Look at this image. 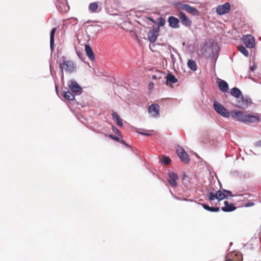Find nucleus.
I'll return each instance as SVG.
<instances>
[{"mask_svg":"<svg viewBox=\"0 0 261 261\" xmlns=\"http://www.w3.org/2000/svg\"><path fill=\"white\" fill-rule=\"evenodd\" d=\"M60 64V68L61 70L62 75L63 77V70L69 73H72L75 71L76 66L71 60H67L64 57H62L59 61H57Z\"/></svg>","mask_w":261,"mask_h":261,"instance_id":"nucleus-1","label":"nucleus"},{"mask_svg":"<svg viewBox=\"0 0 261 261\" xmlns=\"http://www.w3.org/2000/svg\"><path fill=\"white\" fill-rule=\"evenodd\" d=\"M214 108L215 110L220 115L225 118H229L230 113L225 108L221 103L215 102L214 103Z\"/></svg>","mask_w":261,"mask_h":261,"instance_id":"nucleus-2","label":"nucleus"},{"mask_svg":"<svg viewBox=\"0 0 261 261\" xmlns=\"http://www.w3.org/2000/svg\"><path fill=\"white\" fill-rule=\"evenodd\" d=\"M177 7L178 9L181 8L194 16H198L199 14V12L197 9L188 4L179 3L177 4Z\"/></svg>","mask_w":261,"mask_h":261,"instance_id":"nucleus-3","label":"nucleus"},{"mask_svg":"<svg viewBox=\"0 0 261 261\" xmlns=\"http://www.w3.org/2000/svg\"><path fill=\"white\" fill-rule=\"evenodd\" d=\"M176 152L182 162L187 164L189 163L190 156L182 147H178Z\"/></svg>","mask_w":261,"mask_h":261,"instance_id":"nucleus-4","label":"nucleus"},{"mask_svg":"<svg viewBox=\"0 0 261 261\" xmlns=\"http://www.w3.org/2000/svg\"><path fill=\"white\" fill-rule=\"evenodd\" d=\"M230 115L234 119L241 122L245 121L246 114L242 111L233 110L230 112Z\"/></svg>","mask_w":261,"mask_h":261,"instance_id":"nucleus-5","label":"nucleus"},{"mask_svg":"<svg viewBox=\"0 0 261 261\" xmlns=\"http://www.w3.org/2000/svg\"><path fill=\"white\" fill-rule=\"evenodd\" d=\"M242 40L247 48H253L255 46L254 38L250 35L243 36Z\"/></svg>","mask_w":261,"mask_h":261,"instance_id":"nucleus-6","label":"nucleus"},{"mask_svg":"<svg viewBox=\"0 0 261 261\" xmlns=\"http://www.w3.org/2000/svg\"><path fill=\"white\" fill-rule=\"evenodd\" d=\"M160 28L156 27L149 30L148 33V38L151 43H154L159 36Z\"/></svg>","mask_w":261,"mask_h":261,"instance_id":"nucleus-7","label":"nucleus"},{"mask_svg":"<svg viewBox=\"0 0 261 261\" xmlns=\"http://www.w3.org/2000/svg\"><path fill=\"white\" fill-rule=\"evenodd\" d=\"M230 4L226 2L223 5L218 6L216 8V12L219 15H223L228 13L230 11Z\"/></svg>","mask_w":261,"mask_h":261,"instance_id":"nucleus-8","label":"nucleus"},{"mask_svg":"<svg viewBox=\"0 0 261 261\" xmlns=\"http://www.w3.org/2000/svg\"><path fill=\"white\" fill-rule=\"evenodd\" d=\"M160 106L158 104L153 103L148 108V113L153 117L159 115Z\"/></svg>","mask_w":261,"mask_h":261,"instance_id":"nucleus-9","label":"nucleus"},{"mask_svg":"<svg viewBox=\"0 0 261 261\" xmlns=\"http://www.w3.org/2000/svg\"><path fill=\"white\" fill-rule=\"evenodd\" d=\"M181 23L186 27H189L191 25L192 21L188 18L186 15L182 12L180 11L178 15Z\"/></svg>","mask_w":261,"mask_h":261,"instance_id":"nucleus-10","label":"nucleus"},{"mask_svg":"<svg viewBox=\"0 0 261 261\" xmlns=\"http://www.w3.org/2000/svg\"><path fill=\"white\" fill-rule=\"evenodd\" d=\"M168 182L173 187L177 186V180L178 179V177L177 174L172 172H170L168 173Z\"/></svg>","mask_w":261,"mask_h":261,"instance_id":"nucleus-11","label":"nucleus"},{"mask_svg":"<svg viewBox=\"0 0 261 261\" xmlns=\"http://www.w3.org/2000/svg\"><path fill=\"white\" fill-rule=\"evenodd\" d=\"M251 103V99L242 97L241 98L238 100L237 107L239 108H246L249 103Z\"/></svg>","mask_w":261,"mask_h":261,"instance_id":"nucleus-12","label":"nucleus"},{"mask_svg":"<svg viewBox=\"0 0 261 261\" xmlns=\"http://www.w3.org/2000/svg\"><path fill=\"white\" fill-rule=\"evenodd\" d=\"M68 86L72 92L80 93L82 92V88L75 81H71Z\"/></svg>","mask_w":261,"mask_h":261,"instance_id":"nucleus-13","label":"nucleus"},{"mask_svg":"<svg viewBox=\"0 0 261 261\" xmlns=\"http://www.w3.org/2000/svg\"><path fill=\"white\" fill-rule=\"evenodd\" d=\"M169 25L172 28H178L179 27V20L174 16H170L168 19Z\"/></svg>","mask_w":261,"mask_h":261,"instance_id":"nucleus-14","label":"nucleus"},{"mask_svg":"<svg viewBox=\"0 0 261 261\" xmlns=\"http://www.w3.org/2000/svg\"><path fill=\"white\" fill-rule=\"evenodd\" d=\"M224 206L222 207V210L225 212H230L234 211L236 207L233 203H229L228 201H224Z\"/></svg>","mask_w":261,"mask_h":261,"instance_id":"nucleus-15","label":"nucleus"},{"mask_svg":"<svg viewBox=\"0 0 261 261\" xmlns=\"http://www.w3.org/2000/svg\"><path fill=\"white\" fill-rule=\"evenodd\" d=\"M260 119L259 117V116L257 115H252L250 114H246L245 116V119L244 122H259L260 121Z\"/></svg>","mask_w":261,"mask_h":261,"instance_id":"nucleus-16","label":"nucleus"},{"mask_svg":"<svg viewBox=\"0 0 261 261\" xmlns=\"http://www.w3.org/2000/svg\"><path fill=\"white\" fill-rule=\"evenodd\" d=\"M85 51L89 59L92 61L95 60V56L93 50L89 44L85 45Z\"/></svg>","mask_w":261,"mask_h":261,"instance_id":"nucleus-17","label":"nucleus"},{"mask_svg":"<svg viewBox=\"0 0 261 261\" xmlns=\"http://www.w3.org/2000/svg\"><path fill=\"white\" fill-rule=\"evenodd\" d=\"M218 87L220 90L222 92H227L228 90V85L224 80H220L218 82Z\"/></svg>","mask_w":261,"mask_h":261,"instance_id":"nucleus-18","label":"nucleus"},{"mask_svg":"<svg viewBox=\"0 0 261 261\" xmlns=\"http://www.w3.org/2000/svg\"><path fill=\"white\" fill-rule=\"evenodd\" d=\"M112 117L118 126L120 127H122L123 126L122 120L120 118L117 113L113 112L112 113Z\"/></svg>","mask_w":261,"mask_h":261,"instance_id":"nucleus-19","label":"nucleus"},{"mask_svg":"<svg viewBox=\"0 0 261 261\" xmlns=\"http://www.w3.org/2000/svg\"><path fill=\"white\" fill-rule=\"evenodd\" d=\"M230 255V258L232 259V261H242V256L239 253L230 252L227 254Z\"/></svg>","mask_w":261,"mask_h":261,"instance_id":"nucleus-20","label":"nucleus"},{"mask_svg":"<svg viewBox=\"0 0 261 261\" xmlns=\"http://www.w3.org/2000/svg\"><path fill=\"white\" fill-rule=\"evenodd\" d=\"M98 8V4L97 2L90 3L89 5V10L93 13H97Z\"/></svg>","mask_w":261,"mask_h":261,"instance_id":"nucleus-21","label":"nucleus"},{"mask_svg":"<svg viewBox=\"0 0 261 261\" xmlns=\"http://www.w3.org/2000/svg\"><path fill=\"white\" fill-rule=\"evenodd\" d=\"M166 83L168 84L170 83H176L177 82V79L175 78V77L171 73H168L166 76Z\"/></svg>","mask_w":261,"mask_h":261,"instance_id":"nucleus-22","label":"nucleus"},{"mask_svg":"<svg viewBox=\"0 0 261 261\" xmlns=\"http://www.w3.org/2000/svg\"><path fill=\"white\" fill-rule=\"evenodd\" d=\"M57 31L56 28H54L51 29L50 33V48H53L54 44V36Z\"/></svg>","mask_w":261,"mask_h":261,"instance_id":"nucleus-23","label":"nucleus"},{"mask_svg":"<svg viewBox=\"0 0 261 261\" xmlns=\"http://www.w3.org/2000/svg\"><path fill=\"white\" fill-rule=\"evenodd\" d=\"M231 94L236 98H239L242 95L241 91L236 87L231 89L230 91Z\"/></svg>","mask_w":261,"mask_h":261,"instance_id":"nucleus-24","label":"nucleus"},{"mask_svg":"<svg viewBox=\"0 0 261 261\" xmlns=\"http://www.w3.org/2000/svg\"><path fill=\"white\" fill-rule=\"evenodd\" d=\"M202 205L203 207L205 210H207L208 211H210V212H218L220 210L219 207H211V206H209L206 204H202Z\"/></svg>","mask_w":261,"mask_h":261,"instance_id":"nucleus-25","label":"nucleus"},{"mask_svg":"<svg viewBox=\"0 0 261 261\" xmlns=\"http://www.w3.org/2000/svg\"><path fill=\"white\" fill-rule=\"evenodd\" d=\"M187 64L189 68L192 70L195 71L197 69L196 63L193 60H189Z\"/></svg>","mask_w":261,"mask_h":261,"instance_id":"nucleus-26","label":"nucleus"},{"mask_svg":"<svg viewBox=\"0 0 261 261\" xmlns=\"http://www.w3.org/2000/svg\"><path fill=\"white\" fill-rule=\"evenodd\" d=\"M63 94H64V97L68 100H72L74 98V96L73 95V94L71 92H70L69 91H63Z\"/></svg>","mask_w":261,"mask_h":261,"instance_id":"nucleus-27","label":"nucleus"},{"mask_svg":"<svg viewBox=\"0 0 261 261\" xmlns=\"http://www.w3.org/2000/svg\"><path fill=\"white\" fill-rule=\"evenodd\" d=\"M238 50L243 54L245 57L249 56V52L245 48V47L243 45H240L238 46Z\"/></svg>","mask_w":261,"mask_h":261,"instance_id":"nucleus-28","label":"nucleus"},{"mask_svg":"<svg viewBox=\"0 0 261 261\" xmlns=\"http://www.w3.org/2000/svg\"><path fill=\"white\" fill-rule=\"evenodd\" d=\"M216 194L217 197V199L219 201L223 200L226 197L225 194L221 190L217 191Z\"/></svg>","mask_w":261,"mask_h":261,"instance_id":"nucleus-29","label":"nucleus"},{"mask_svg":"<svg viewBox=\"0 0 261 261\" xmlns=\"http://www.w3.org/2000/svg\"><path fill=\"white\" fill-rule=\"evenodd\" d=\"M161 161L163 163H164L166 165H168L171 163V160L168 156H166L165 155H163L162 157Z\"/></svg>","mask_w":261,"mask_h":261,"instance_id":"nucleus-30","label":"nucleus"},{"mask_svg":"<svg viewBox=\"0 0 261 261\" xmlns=\"http://www.w3.org/2000/svg\"><path fill=\"white\" fill-rule=\"evenodd\" d=\"M207 196L208 197V199L210 201L214 200L215 199H217V195L216 193H214L212 192H210L208 193Z\"/></svg>","mask_w":261,"mask_h":261,"instance_id":"nucleus-31","label":"nucleus"},{"mask_svg":"<svg viewBox=\"0 0 261 261\" xmlns=\"http://www.w3.org/2000/svg\"><path fill=\"white\" fill-rule=\"evenodd\" d=\"M105 136H108L109 137V138L113 139L114 140L117 141V142H120V139L117 136H115L113 135H111V134H109V135H107V134H105Z\"/></svg>","mask_w":261,"mask_h":261,"instance_id":"nucleus-32","label":"nucleus"},{"mask_svg":"<svg viewBox=\"0 0 261 261\" xmlns=\"http://www.w3.org/2000/svg\"><path fill=\"white\" fill-rule=\"evenodd\" d=\"M166 21L165 19L162 17H160L159 18V26L158 27H160L164 25L165 24Z\"/></svg>","mask_w":261,"mask_h":261,"instance_id":"nucleus-33","label":"nucleus"},{"mask_svg":"<svg viewBox=\"0 0 261 261\" xmlns=\"http://www.w3.org/2000/svg\"><path fill=\"white\" fill-rule=\"evenodd\" d=\"M112 130L114 132L118 134L119 136L121 135V132L117 129V128L115 126H112Z\"/></svg>","mask_w":261,"mask_h":261,"instance_id":"nucleus-34","label":"nucleus"},{"mask_svg":"<svg viewBox=\"0 0 261 261\" xmlns=\"http://www.w3.org/2000/svg\"><path fill=\"white\" fill-rule=\"evenodd\" d=\"M116 0H105V4L107 5H111L112 4L115 3Z\"/></svg>","mask_w":261,"mask_h":261,"instance_id":"nucleus-35","label":"nucleus"},{"mask_svg":"<svg viewBox=\"0 0 261 261\" xmlns=\"http://www.w3.org/2000/svg\"><path fill=\"white\" fill-rule=\"evenodd\" d=\"M120 143L124 145L127 147H130V146H129L128 144H127L124 140H121L119 142Z\"/></svg>","mask_w":261,"mask_h":261,"instance_id":"nucleus-36","label":"nucleus"},{"mask_svg":"<svg viewBox=\"0 0 261 261\" xmlns=\"http://www.w3.org/2000/svg\"><path fill=\"white\" fill-rule=\"evenodd\" d=\"M253 205H254L253 202H248L245 204V206L249 207V206H253Z\"/></svg>","mask_w":261,"mask_h":261,"instance_id":"nucleus-37","label":"nucleus"},{"mask_svg":"<svg viewBox=\"0 0 261 261\" xmlns=\"http://www.w3.org/2000/svg\"><path fill=\"white\" fill-rule=\"evenodd\" d=\"M224 191L228 195V196H232V193L231 191H227V190H224Z\"/></svg>","mask_w":261,"mask_h":261,"instance_id":"nucleus-38","label":"nucleus"},{"mask_svg":"<svg viewBox=\"0 0 261 261\" xmlns=\"http://www.w3.org/2000/svg\"><path fill=\"white\" fill-rule=\"evenodd\" d=\"M230 255H226L225 256V261H232V259L230 258Z\"/></svg>","mask_w":261,"mask_h":261,"instance_id":"nucleus-39","label":"nucleus"},{"mask_svg":"<svg viewBox=\"0 0 261 261\" xmlns=\"http://www.w3.org/2000/svg\"><path fill=\"white\" fill-rule=\"evenodd\" d=\"M158 78H159V79H160V77H158V76L157 75H152V79L153 80H156V79H158Z\"/></svg>","mask_w":261,"mask_h":261,"instance_id":"nucleus-40","label":"nucleus"},{"mask_svg":"<svg viewBox=\"0 0 261 261\" xmlns=\"http://www.w3.org/2000/svg\"><path fill=\"white\" fill-rule=\"evenodd\" d=\"M153 85H154V84H153V83H152V82H150V83H149V88H150V89H151V88H153Z\"/></svg>","mask_w":261,"mask_h":261,"instance_id":"nucleus-41","label":"nucleus"},{"mask_svg":"<svg viewBox=\"0 0 261 261\" xmlns=\"http://www.w3.org/2000/svg\"><path fill=\"white\" fill-rule=\"evenodd\" d=\"M140 134L143 135H145V136H148V135H149V134L146 133H140Z\"/></svg>","mask_w":261,"mask_h":261,"instance_id":"nucleus-42","label":"nucleus"},{"mask_svg":"<svg viewBox=\"0 0 261 261\" xmlns=\"http://www.w3.org/2000/svg\"><path fill=\"white\" fill-rule=\"evenodd\" d=\"M254 68H255V67H251V69L252 70H253L254 69Z\"/></svg>","mask_w":261,"mask_h":261,"instance_id":"nucleus-43","label":"nucleus"},{"mask_svg":"<svg viewBox=\"0 0 261 261\" xmlns=\"http://www.w3.org/2000/svg\"><path fill=\"white\" fill-rule=\"evenodd\" d=\"M185 176H186V175H185V174H184V177H183V179H184V178H185Z\"/></svg>","mask_w":261,"mask_h":261,"instance_id":"nucleus-44","label":"nucleus"}]
</instances>
